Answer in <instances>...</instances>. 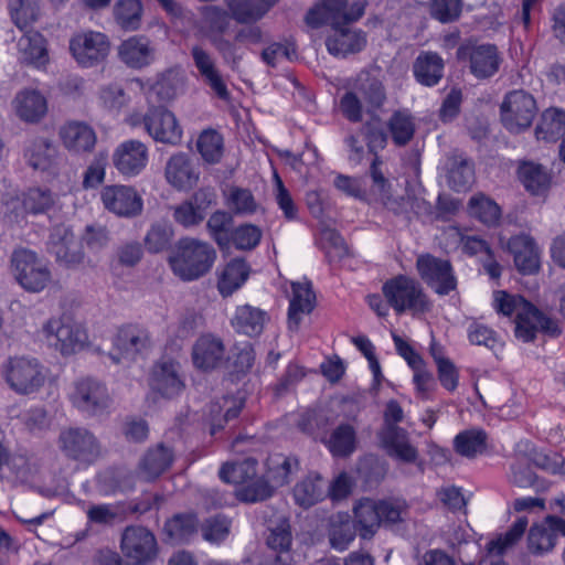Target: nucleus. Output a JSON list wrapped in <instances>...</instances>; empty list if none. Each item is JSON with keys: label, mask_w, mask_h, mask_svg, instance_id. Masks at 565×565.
<instances>
[{"label": "nucleus", "mask_w": 565, "mask_h": 565, "mask_svg": "<svg viewBox=\"0 0 565 565\" xmlns=\"http://www.w3.org/2000/svg\"><path fill=\"white\" fill-rule=\"evenodd\" d=\"M493 297V305L499 313L507 317L515 316L514 333L523 342L533 341L537 330L550 337L561 333L557 320L544 315L522 296L499 290Z\"/></svg>", "instance_id": "nucleus-1"}, {"label": "nucleus", "mask_w": 565, "mask_h": 565, "mask_svg": "<svg viewBox=\"0 0 565 565\" xmlns=\"http://www.w3.org/2000/svg\"><path fill=\"white\" fill-rule=\"evenodd\" d=\"M216 260V250L207 242L193 237L180 238L169 255L172 273L183 281L205 276Z\"/></svg>", "instance_id": "nucleus-2"}, {"label": "nucleus", "mask_w": 565, "mask_h": 565, "mask_svg": "<svg viewBox=\"0 0 565 565\" xmlns=\"http://www.w3.org/2000/svg\"><path fill=\"white\" fill-rule=\"evenodd\" d=\"M386 99V89L379 76L362 71L356 76L353 88L341 97L340 110L348 120L360 122L363 109L373 117L384 106Z\"/></svg>", "instance_id": "nucleus-3"}, {"label": "nucleus", "mask_w": 565, "mask_h": 565, "mask_svg": "<svg viewBox=\"0 0 565 565\" xmlns=\"http://www.w3.org/2000/svg\"><path fill=\"white\" fill-rule=\"evenodd\" d=\"M382 291L387 303L401 315L411 311L413 315L424 313L430 309V302L422 287L415 278L398 275L387 280Z\"/></svg>", "instance_id": "nucleus-4"}, {"label": "nucleus", "mask_w": 565, "mask_h": 565, "mask_svg": "<svg viewBox=\"0 0 565 565\" xmlns=\"http://www.w3.org/2000/svg\"><path fill=\"white\" fill-rule=\"evenodd\" d=\"M0 373L9 387L20 395L40 391L46 379L40 362L26 356L9 358L2 363Z\"/></svg>", "instance_id": "nucleus-5"}, {"label": "nucleus", "mask_w": 565, "mask_h": 565, "mask_svg": "<svg viewBox=\"0 0 565 565\" xmlns=\"http://www.w3.org/2000/svg\"><path fill=\"white\" fill-rule=\"evenodd\" d=\"M57 447L65 458L92 465L103 456V447L96 435L81 426H68L61 429Z\"/></svg>", "instance_id": "nucleus-6"}, {"label": "nucleus", "mask_w": 565, "mask_h": 565, "mask_svg": "<svg viewBox=\"0 0 565 565\" xmlns=\"http://www.w3.org/2000/svg\"><path fill=\"white\" fill-rule=\"evenodd\" d=\"M367 4L366 0H358L348 7V0H323L321 4L310 9L306 14V23L311 28L329 24L332 28L348 25L362 18Z\"/></svg>", "instance_id": "nucleus-7"}, {"label": "nucleus", "mask_w": 565, "mask_h": 565, "mask_svg": "<svg viewBox=\"0 0 565 565\" xmlns=\"http://www.w3.org/2000/svg\"><path fill=\"white\" fill-rule=\"evenodd\" d=\"M11 264L15 280L29 292H40L52 281V273L47 265L30 249L14 250Z\"/></svg>", "instance_id": "nucleus-8"}, {"label": "nucleus", "mask_w": 565, "mask_h": 565, "mask_svg": "<svg viewBox=\"0 0 565 565\" xmlns=\"http://www.w3.org/2000/svg\"><path fill=\"white\" fill-rule=\"evenodd\" d=\"M457 58L468 67L477 79H489L500 70L502 54L494 44H462L457 50Z\"/></svg>", "instance_id": "nucleus-9"}, {"label": "nucleus", "mask_w": 565, "mask_h": 565, "mask_svg": "<svg viewBox=\"0 0 565 565\" xmlns=\"http://www.w3.org/2000/svg\"><path fill=\"white\" fill-rule=\"evenodd\" d=\"M535 98L523 89L509 92L500 106L503 126L511 132H520L531 127L536 114Z\"/></svg>", "instance_id": "nucleus-10"}, {"label": "nucleus", "mask_w": 565, "mask_h": 565, "mask_svg": "<svg viewBox=\"0 0 565 565\" xmlns=\"http://www.w3.org/2000/svg\"><path fill=\"white\" fill-rule=\"evenodd\" d=\"M70 51L78 65L94 67L106 61L110 52V42L102 32H78L70 40Z\"/></svg>", "instance_id": "nucleus-11"}, {"label": "nucleus", "mask_w": 565, "mask_h": 565, "mask_svg": "<svg viewBox=\"0 0 565 565\" xmlns=\"http://www.w3.org/2000/svg\"><path fill=\"white\" fill-rule=\"evenodd\" d=\"M43 332L47 339L56 340L54 345L63 355L77 352L87 340L85 329L68 315L50 319L43 326Z\"/></svg>", "instance_id": "nucleus-12"}, {"label": "nucleus", "mask_w": 565, "mask_h": 565, "mask_svg": "<svg viewBox=\"0 0 565 565\" xmlns=\"http://www.w3.org/2000/svg\"><path fill=\"white\" fill-rule=\"evenodd\" d=\"M416 269L427 286L439 296L449 295L457 288V278L447 259L423 254L417 257Z\"/></svg>", "instance_id": "nucleus-13"}, {"label": "nucleus", "mask_w": 565, "mask_h": 565, "mask_svg": "<svg viewBox=\"0 0 565 565\" xmlns=\"http://www.w3.org/2000/svg\"><path fill=\"white\" fill-rule=\"evenodd\" d=\"M113 344L119 352V356L114 354L109 356L114 363H119L121 359L136 360L137 356L149 351L152 347V338L146 327L129 323L118 329Z\"/></svg>", "instance_id": "nucleus-14"}, {"label": "nucleus", "mask_w": 565, "mask_h": 565, "mask_svg": "<svg viewBox=\"0 0 565 565\" xmlns=\"http://www.w3.org/2000/svg\"><path fill=\"white\" fill-rule=\"evenodd\" d=\"M148 135L157 142L178 145L182 139V129L174 114L163 106H151L142 117Z\"/></svg>", "instance_id": "nucleus-15"}, {"label": "nucleus", "mask_w": 565, "mask_h": 565, "mask_svg": "<svg viewBox=\"0 0 565 565\" xmlns=\"http://www.w3.org/2000/svg\"><path fill=\"white\" fill-rule=\"evenodd\" d=\"M47 249L55 260L66 268L79 266L85 258L82 243L75 238L72 230L63 224L53 227Z\"/></svg>", "instance_id": "nucleus-16"}, {"label": "nucleus", "mask_w": 565, "mask_h": 565, "mask_svg": "<svg viewBox=\"0 0 565 565\" xmlns=\"http://www.w3.org/2000/svg\"><path fill=\"white\" fill-rule=\"evenodd\" d=\"M121 550L136 565L151 562L158 552L154 535L143 526H128L121 536Z\"/></svg>", "instance_id": "nucleus-17"}, {"label": "nucleus", "mask_w": 565, "mask_h": 565, "mask_svg": "<svg viewBox=\"0 0 565 565\" xmlns=\"http://www.w3.org/2000/svg\"><path fill=\"white\" fill-rule=\"evenodd\" d=\"M72 401L78 409L90 415L104 412L111 402L106 386L92 377L76 382Z\"/></svg>", "instance_id": "nucleus-18"}, {"label": "nucleus", "mask_w": 565, "mask_h": 565, "mask_svg": "<svg viewBox=\"0 0 565 565\" xmlns=\"http://www.w3.org/2000/svg\"><path fill=\"white\" fill-rule=\"evenodd\" d=\"M100 196L105 209L118 216L134 217L142 211V199L132 186L107 185Z\"/></svg>", "instance_id": "nucleus-19"}, {"label": "nucleus", "mask_w": 565, "mask_h": 565, "mask_svg": "<svg viewBox=\"0 0 565 565\" xmlns=\"http://www.w3.org/2000/svg\"><path fill=\"white\" fill-rule=\"evenodd\" d=\"M148 159V147L136 139L121 142L111 154L114 167L126 177L138 175L147 167Z\"/></svg>", "instance_id": "nucleus-20"}, {"label": "nucleus", "mask_w": 565, "mask_h": 565, "mask_svg": "<svg viewBox=\"0 0 565 565\" xmlns=\"http://www.w3.org/2000/svg\"><path fill=\"white\" fill-rule=\"evenodd\" d=\"M377 437L388 457L404 463H417L420 471H423V463L418 462V450L411 443L407 430L404 428H381Z\"/></svg>", "instance_id": "nucleus-21"}, {"label": "nucleus", "mask_w": 565, "mask_h": 565, "mask_svg": "<svg viewBox=\"0 0 565 565\" xmlns=\"http://www.w3.org/2000/svg\"><path fill=\"white\" fill-rule=\"evenodd\" d=\"M15 116L24 124H40L49 111L46 97L38 89L24 88L12 99Z\"/></svg>", "instance_id": "nucleus-22"}, {"label": "nucleus", "mask_w": 565, "mask_h": 565, "mask_svg": "<svg viewBox=\"0 0 565 565\" xmlns=\"http://www.w3.org/2000/svg\"><path fill=\"white\" fill-rule=\"evenodd\" d=\"M366 33L360 29L339 25L326 39L328 52L335 57H347L361 52L366 45Z\"/></svg>", "instance_id": "nucleus-23"}, {"label": "nucleus", "mask_w": 565, "mask_h": 565, "mask_svg": "<svg viewBox=\"0 0 565 565\" xmlns=\"http://www.w3.org/2000/svg\"><path fill=\"white\" fill-rule=\"evenodd\" d=\"M156 55L151 41L143 35H134L118 46L119 60L130 68L140 70L150 65Z\"/></svg>", "instance_id": "nucleus-24"}, {"label": "nucleus", "mask_w": 565, "mask_h": 565, "mask_svg": "<svg viewBox=\"0 0 565 565\" xmlns=\"http://www.w3.org/2000/svg\"><path fill=\"white\" fill-rule=\"evenodd\" d=\"M60 137L67 150L78 154L92 152L97 141L95 130L77 120L65 122L60 129Z\"/></svg>", "instance_id": "nucleus-25"}, {"label": "nucleus", "mask_w": 565, "mask_h": 565, "mask_svg": "<svg viewBox=\"0 0 565 565\" xmlns=\"http://www.w3.org/2000/svg\"><path fill=\"white\" fill-rule=\"evenodd\" d=\"M151 387L164 397L179 395L184 388L180 364L174 361H161L153 366Z\"/></svg>", "instance_id": "nucleus-26"}, {"label": "nucleus", "mask_w": 565, "mask_h": 565, "mask_svg": "<svg viewBox=\"0 0 565 565\" xmlns=\"http://www.w3.org/2000/svg\"><path fill=\"white\" fill-rule=\"evenodd\" d=\"M508 250L513 255L514 265L523 275L535 274L540 268V250L532 237L516 235L509 239Z\"/></svg>", "instance_id": "nucleus-27"}, {"label": "nucleus", "mask_w": 565, "mask_h": 565, "mask_svg": "<svg viewBox=\"0 0 565 565\" xmlns=\"http://www.w3.org/2000/svg\"><path fill=\"white\" fill-rule=\"evenodd\" d=\"M191 56L204 82L211 87L216 96L223 100H227L230 93L227 87L218 73L215 61L212 54L201 45H193L191 47Z\"/></svg>", "instance_id": "nucleus-28"}, {"label": "nucleus", "mask_w": 565, "mask_h": 565, "mask_svg": "<svg viewBox=\"0 0 565 565\" xmlns=\"http://www.w3.org/2000/svg\"><path fill=\"white\" fill-rule=\"evenodd\" d=\"M24 159L34 170L51 171L57 166L58 150L49 138L35 137L28 141Z\"/></svg>", "instance_id": "nucleus-29"}, {"label": "nucleus", "mask_w": 565, "mask_h": 565, "mask_svg": "<svg viewBox=\"0 0 565 565\" xmlns=\"http://www.w3.org/2000/svg\"><path fill=\"white\" fill-rule=\"evenodd\" d=\"M224 354L223 341L213 334L201 335L192 348L194 365L204 371L220 366L224 360Z\"/></svg>", "instance_id": "nucleus-30"}, {"label": "nucleus", "mask_w": 565, "mask_h": 565, "mask_svg": "<svg viewBox=\"0 0 565 565\" xmlns=\"http://www.w3.org/2000/svg\"><path fill=\"white\" fill-rule=\"evenodd\" d=\"M174 460L173 450L160 443L149 448L139 461V476L146 481H152L164 473Z\"/></svg>", "instance_id": "nucleus-31"}, {"label": "nucleus", "mask_w": 565, "mask_h": 565, "mask_svg": "<svg viewBox=\"0 0 565 565\" xmlns=\"http://www.w3.org/2000/svg\"><path fill=\"white\" fill-rule=\"evenodd\" d=\"M164 174L168 183L178 190L192 189L199 181V173L194 171L190 158L183 152L169 158Z\"/></svg>", "instance_id": "nucleus-32"}, {"label": "nucleus", "mask_w": 565, "mask_h": 565, "mask_svg": "<svg viewBox=\"0 0 565 565\" xmlns=\"http://www.w3.org/2000/svg\"><path fill=\"white\" fill-rule=\"evenodd\" d=\"M292 298L288 310V326L297 331L301 321V315L310 313L316 303V296L308 281L292 282Z\"/></svg>", "instance_id": "nucleus-33"}, {"label": "nucleus", "mask_w": 565, "mask_h": 565, "mask_svg": "<svg viewBox=\"0 0 565 565\" xmlns=\"http://www.w3.org/2000/svg\"><path fill=\"white\" fill-rule=\"evenodd\" d=\"M279 0H226L232 18L241 24H253L263 19Z\"/></svg>", "instance_id": "nucleus-34"}, {"label": "nucleus", "mask_w": 565, "mask_h": 565, "mask_svg": "<svg viewBox=\"0 0 565 565\" xmlns=\"http://www.w3.org/2000/svg\"><path fill=\"white\" fill-rule=\"evenodd\" d=\"M447 182L455 191L467 190L475 180L472 161L457 151L447 158Z\"/></svg>", "instance_id": "nucleus-35"}, {"label": "nucleus", "mask_w": 565, "mask_h": 565, "mask_svg": "<svg viewBox=\"0 0 565 565\" xmlns=\"http://www.w3.org/2000/svg\"><path fill=\"white\" fill-rule=\"evenodd\" d=\"M18 50L24 64L41 67L49 62L45 39L39 32H25L18 41Z\"/></svg>", "instance_id": "nucleus-36"}, {"label": "nucleus", "mask_w": 565, "mask_h": 565, "mask_svg": "<svg viewBox=\"0 0 565 565\" xmlns=\"http://www.w3.org/2000/svg\"><path fill=\"white\" fill-rule=\"evenodd\" d=\"M413 71L420 84L434 86L443 77L444 61L437 53L423 52L416 57Z\"/></svg>", "instance_id": "nucleus-37"}, {"label": "nucleus", "mask_w": 565, "mask_h": 565, "mask_svg": "<svg viewBox=\"0 0 565 565\" xmlns=\"http://www.w3.org/2000/svg\"><path fill=\"white\" fill-rule=\"evenodd\" d=\"M249 276V266L244 259H232L221 271L217 289L223 297L231 296L239 289Z\"/></svg>", "instance_id": "nucleus-38"}, {"label": "nucleus", "mask_w": 565, "mask_h": 565, "mask_svg": "<svg viewBox=\"0 0 565 565\" xmlns=\"http://www.w3.org/2000/svg\"><path fill=\"white\" fill-rule=\"evenodd\" d=\"M354 518L360 536L364 540L373 537L381 525L377 501L362 499L354 507Z\"/></svg>", "instance_id": "nucleus-39"}, {"label": "nucleus", "mask_w": 565, "mask_h": 565, "mask_svg": "<svg viewBox=\"0 0 565 565\" xmlns=\"http://www.w3.org/2000/svg\"><path fill=\"white\" fill-rule=\"evenodd\" d=\"M327 495V482L319 475H309L294 488L296 503L310 508Z\"/></svg>", "instance_id": "nucleus-40"}, {"label": "nucleus", "mask_w": 565, "mask_h": 565, "mask_svg": "<svg viewBox=\"0 0 565 565\" xmlns=\"http://www.w3.org/2000/svg\"><path fill=\"white\" fill-rule=\"evenodd\" d=\"M266 318L265 311L245 305L236 309L232 324L238 332L253 337L263 331Z\"/></svg>", "instance_id": "nucleus-41"}, {"label": "nucleus", "mask_w": 565, "mask_h": 565, "mask_svg": "<svg viewBox=\"0 0 565 565\" xmlns=\"http://www.w3.org/2000/svg\"><path fill=\"white\" fill-rule=\"evenodd\" d=\"M519 178L532 194L545 193L551 184V175L542 164L524 162L519 168Z\"/></svg>", "instance_id": "nucleus-42"}, {"label": "nucleus", "mask_w": 565, "mask_h": 565, "mask_svg": "<svg viewBox=\"0 0 565 565\" xmlns=\"http://www.w3.org/2000/svg\"><path fill=\"white\" fill-rule=\"evenodd\" d=\"M564 131L565 111L558 108L545 109L535 129L536 138L545 141H556Z\"/></svg>", "instance_id": "nucleus-43"}, {"label": "nucleus", "mask_w": 565, "mask_h": 565, "mask_svg": "<svg viewBox=\"0 0 565 565\" xmlns=\"http://www.w3.org/2000/svg\"><path fill=\"white\" fill-rule=\"evenodd\" d=\"M199 521L193 513H181L168 520L164 532L174 543H183L198 532Z\"/></svg>", "instance_id": "nucleus-44"}, {"label": "nucleus", "mask_w": 565, "mask_h": 565, "mask_svg": "<svg viewBox=\"0 0 565 565\" xmlns=\"http://www.w3.org/2000/svg\"><path fill=\"white\" fill-rule=\"evenodd\" d=\"M220 478L227 483H248L257 476V460L246 458L238 462H226L220 469Z\"/></svg>", "instance_id": "nucleus-45"}, {"label": "nucleus", "mask_w": 565, "mask_h": 565, "mask_svg": "<svg viewBox=\"0 0 565 565\" xmlns=\"http://www.w3.org/2000/svg\"><path fill=\"white\" fill-rule=\"evenodd\" d=\"M143 7L140 0H118L114 7L117 24L127 31L138 30L141 25Z\"/></svg>", "instance_id": "nucleus-46"}, {"label": "nucleus", "mask_w": 565, "mask_h": 565, "mask_svg": "<svg viewBox=\"0 0 565 565\" xmlns=\"http://www.w3.org/2000/svg\"><path fill=\"white\" fill-rule=\"evenodd\" d=\"M174 237L172 225L167 221H158L151 224L148 230L143 244L151 254L161 253L171 246Z\"/></svg>", "instance_id": "nucleus-47"}, {"label": "nucleus", "mask_w": 565, "mask_h": 565, "mask_svg": "<svg viewBox=\"0 0 565 565\" xmlns=\"http://www.w3.org/2000/svg\"><path fill=\"white\" fill-rule=\"evenodd\" d=\"M356 445L355 429L349 424L338 426L328 440V448L333 456L347 457L351 455Z\"/></svg>", "instance_id": "nucleus-48"}, {"label": "nucleus", "mask_w": 565, "mask_h": 565, "mask_svg": "<svg viewBox=\"0 0 565 565\" xmlns=\"http://www.w3.org/2000/svg\"><path fill=\"white\" fill-rule=\"evenodd\" d=\"M388 129L393 141L397 146L407 145L414 137L415 122L414 118L407 110H396L388 120Z\"/></svg>", "instance_id": "nucleus-49"}, {"label": "nucleus", "mask_w": 565, "mask_h": 565, "mask_svg": "<svg viewBox=\"0 0 565 565\" xmlns=\"http://www.w3.org/2000/svg\"><path fill=\"white\" fill-rule=\"evenodd\" d=\"M469 213L487 225H494L501 216L500 206L483 193L475 194L468 203Z\"/></svg>", "instance_id": "nucleus-50"}, {"label": "nucleus", "mask_w": 565, "mask_h": 565, "mask_svg": "<svg viewBox=\"0 0 565 565\" xmlns=\"http://www.w3.org/2000/svg\"><path fill=\"white\" fill-rule=\"evenodd\" d=\"M487 435L481 430H466L454 439L455 450L463 457L475 458L486 450Z\"/></svg>", "instance_id": "nucleus-51"}, {"label": "nucleus", "mask_w": 565, "mask_h": 565, "mask_svg": "<svg viewBox=\"0 0 565 565\" xmlns=\"http://www.w3.org/2000/svg\"><path fill=\"white\" fill-rule=\"evenodd\" d=\"M41 0H9L8 7L14 24L23 30L39 19Z\"/></svg>", "instance_id": "nucleus-52"}, {"label": "nucleus", "mask_w": 565, "mask_h": 565, "mask_svg": "<svg viewBox=\"0 0 565 565\" xmlns=\"http://www.w3.org/2000/svg\"><path fill=\"white\" fill-rule=\"evenodd\" d=\"M266 545L273 552L281 550H290L292 535L290 524L287 518L280 516L276 521H271L267 527Z\"/></svg>", "instance_id": "nucleus-53"}, {"label": "nucleus", "mask_w": 565, "mask_h": 565, "mask_svg": "<svg viewBox=\"0 0 565 565\" xmlns=\"http://www.w3.org/2000/svg\"><path fill=\"white\" fill-rule=\"evenodd\" d=\"M527 523L526 518H519L504 534L488 543V552L493 555H502L505 553L523 536Z\"/></svg>", "instance_id": "nucleus-54"}, {"label": "nucleus", "mask_w": 565, "mask_h": 565, "mask_svg": "<svg viewBox=\"0 0 565 565\" xmlns=\"http://www.w3.org/2000/svg\"><path fill=\"white\" fill-rule=\"evenodd\" d=\"M231 19V12L216 6L206 7L203 14L206 38L224 35L230 29Z\"/></svg>", "instance_id": "nucleus-55"}, {"label": "nucleus", "mask_w": 565, "mask_h": 565, "mask_svg": "<svg viewBox=\"0 0 565 565\" xmlns=\"http://www.w3.org/2000/svg\"><path fill=\"white\" fill-rule=\"evenodd\" d=\"M196 148L204 161L216 163L223 156V138L215 130H204L199 136Z\"/></svg>", "instance_id": "nucleus-56"}, {"label": "nucleus", "mask_w": 565, "mask_h": 565, "mask_svg": "<svg viewBox=\"0 0 565 565\" xmlns=\"http://www.w3.org/2000/svg\"><path fill=\"white\" fill-rule=\"evenodd\" d=\"M299 461L295 457L276 455L269 459L268 475L276 487L289 482V476L298 470Z\"/></svg>", "instance_id": "nucleus-57"}, {"label": "nucleus", "mask_w": 565, "mask_h": 565, "mask_svg": "<svg viewBox=\"0 0 565 565\" xmlns=\"http://www.w3.org/2000/svg\"><path fill=\"white\" fill-rule=\"evenodd\" d=\"M182 84V77L179 73L170 70L159 76L150 92L154 94L159 100L169 102L178 95Z\"/></svg>", "instance_id": "nucleus-58"}, {"label": "nucleus", "mask_w": 565, "mask_h": 565, "mask_svg": "<svg viewBox=\"0 0 565 565\" xmlns=\"http://www.w3.org/2000/svg\"><path fill=\"white\" fill-rule=\"evenodd\" d=\"M556 534L551 527L544 524L531 526L527 535L529 550L533 554H543L550 552L555 546Z\"/></svg>", "instance_id": "nucleus-59"}, {"label": "nucleus", "mask_w": 565, "mask_h": 565, "mask_svg": "<svg viewBox=\"0 0 565 565\" xmlns=\"http://www.w3.org/2000/svg\"><path fill=\"white\" fill-rule=\"evenodd\" d=\"M260 57L268 66L276 67L282 57L290 62L297 60V47L291 40H286L284 43L274 42L262 51Z\"/></svg>", "instance_id": "nucleus-60"}, {"label": "nucleus", "mask_w": 565, "mask_h": 565, "mask_svg": "<svg viewBox=\"0 0 565 565\" xmlns=\"http://www.w3.org/2000/svg\"><path fill=\"white\" fill-rule=\"evenodd\" d=\"M55 204V195L50 190L40 188L30 189L23 199L26 212L39 214L50 211Z\"/></svg>", "instance_id": "nucleus-61"}, {"label": "nucleus", "mask_w": 565, "mask_h": 565, "mask_svg": "<svg viewBox=\"0 0 565 565\" xmlns=\"http://www.w3.org/2000/svg\"><path fill=\"white\" fill-rule=\"evenodd\" d=\"M356 527L350 520L332 521L329 530V542L338 551H344L354 540Z\"/></svg>", "instance_id": "nucleus-62"}, {"label": "nucleus", "mask_w": 565, "mask_h": 565, "mask_svg": "<svg viewBox=\"0 0 565 565\" xmlns=\"http://www.w3.org/2000/svg\"><path fill=\"white\" fill-rule=\"evenodd\" d=\"M274 487L263 479L253 480L236 491V497L245 503H255L270 498Z\"/></svg>", "instance_id": "nucleus-63"}, {"label": "nucleus", "mask_w": 565, "mask_h": 565, "mask_svg": "<svg viewBox=\"0 0 565 565\" xmlns=\"http://www.w3.org/2000/svg\"><path fill=\"white\" fill-rule=\"evenodd\" d=\"M231 520L224 515L212 516L202 524V535L211 543H218L230 534Z\"/></svg>", "instance_id": "nucleus-64"}]
</instances>
